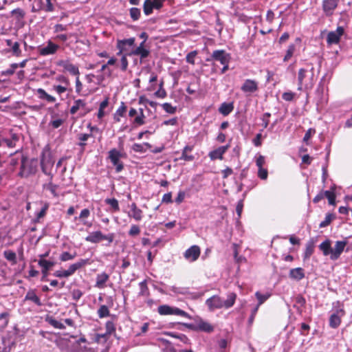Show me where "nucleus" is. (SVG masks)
Instances as JSON below:
<instances>
[{
    "label": "nucleus",
    "mask_w": 352,
    "mask_h": 352,
    "mask_svg": "<svg viewBox=\"0 0 352 352\" xmlns=\"http://www.w3.org/2000/svg\"><path fill=\"white\" fill-rule=\"evenodd\" d=\"M347 241H337L335 243L334 248L331 247V241L329 239L322 241L318 246L320 250L322 252L325 256H329L332 261L338 260L342 253L343 252L346 245H347Z\"/></svg>",
    "instance_id": "nucleus-1"
},
{
    "label": "nucleus",
    "mask_w": 352,
    "mask_h": 352,
    "mask_svg": "<svg viewBox=\"0 0 352 352\" xmlns=\"http://www.w3.org/2000/svg\"><path fill=\"white\" fill-rule=\"evenodd\" d=\"M230 59L231 57L230 54L227 53L225 50H217L213 51L211 56L206 58V61L212 63V71L214 73L217 72V65L216 63L219 62L221 65H223V67L221 69V74H223L228 70Z\"/></svg>",
    "instance_id": "nucleus-2"
},
{
    "label": "nucleus",
    "mask_w": 352,
    "mask_h": 352,
    "mask_svg": "<svg viewBox=\"0 0 352 352\" xmlns=\"http://www.w3.org/2000/svg\"><path fill=\"white\" fill-rule=\"evenodd\" d=\"M316 79L314 68L311 65L309 69L300 68L298 72V90H310L314 87Z\"/></svg>",
    "instance_id": "nucleus-3"
},
{
    "label": "nucleus",
    "mask_w": 352,
    "mask_h": 352,
    "mask_svg": "<svg viewBox=\"0 0 352 352\" xmlns=\"http://www.w3.org/2000/svg\"><path fill=\"white\" fill-rule=\"evenodd\" d=\"M38 162L36 159H30L25 155H21V166L17 176L21 178H28L34 175L37 172Z\"/></svg>",
    "instance_id": "nucleus-4"
},
{
    "label": "nucleus",
    "mask_w": 352,
    "mask_h": 352,
    "mask_svg": "<svg viewBox=\"0 0 352 352\" xmlns=\"http://www.w3.org/2000/svg\"><path fill=\"white\" fill-rule=\"evenodd\" d=\"M333 308L334 313L330 316L329 326L331 328L336 329L340 326L341 318L345 315V311L343 303L339 300L333 303Z\"/></svg>",
    "instance_id": "nucleus-5"
},
{
    "label": "nucleus",
    "mask_w": 352,
    "mask_h": 352,
    "mask_svg": "<svg viewBox=\"0 0 352 352\" xmlns=\"http://www.w3.org/2000/svg\"><path fill=\"white\" fill-rule=\"evenodd\" d=\"M55 160L50 151H44L41 157V166L43 173L50 177L52 179L53 174L52 170L53 168Z\"/></svg>",
    "instance_id": "nucleus-6"
},
{
    "label": "nucleus",
    "mask_w": 352,
    "mask_h": 352,
    "mask_svg": "<svg viewBox=\"0 0 352 352\" xmlns=\"http://www.w3.org/2000/svg\"><path fill=\"white\" fill-rule=\"evenodd\" d=\"M115 239V234L113 232L107 234H104L101 231L97 230L89 233L86 236L85 241L91 243H98L102 241H107V245H110L113 243Z\"/></svg>",
    "instance_id": "nucleus-7"
},
{
    "label": "nucleus",
    "mask_w": 352,
    "mask_h": 352,
    "mask_svg": "<svg viewBox=\"0 0 352 352\" xmlns=\"http://www.w3.org/2000/svg\"><path fill=\"white\" fill-rule=\"evenodd\" d=\"M124 157L125 154L116 148H112L108 152V159L115 166L116 173H120L124 169V164L120 159Z\"/></svg>",
    "instance_id": "nucleus-8"
},
{
    "label": "nucleus",
    "mask_w": 352,
    "mask_h": 352,
    "mask_svg": "<svg viewBox=\"0 0 352 352\" xmlns=\"http://www.w3.org/2000/svg\"><path fill=\"white\" fill-rule=\"evenodd\" d=\"M135 41V38L134 37L122 40H118L116 47L119 52L117 53V54L121 55L122 54H127V52H130L131 51L129 49L134 45Z\"/></svg>",
    "instance_id": "nucleus-9"
},
{
    "label": "nucleus",
    "mask_w": 352,
    "mask_h": 352,
    "mask_svg": "<svg viewBox=\"0 0 352 352\" xmlns=\"http://www.w3.org/2000/svg\"><path fill=\"white\" fill-rule=\"evenodd\" d=\"M344 30L342 26H338L335 31L329 32L327 36L328 45L338 44L341 36L344 34Z\"/></svg>",
    "instance_id": "nucleus-10"
},
{
    "label": "nucleus",
    "mask_w": 352,
    "mask_h": 352,
    "mask_svg": "<svg viewBox=\"0 0 352 352\" xmlns=\"http://www.w3.org/2000/svg\"><path fill=\"white\" fill-rule=\"evenodd\" d=\"M201 254L199 246L193 245L188 248L184 253V257L189 262L196 261Z\"/></svg>",
    "instance_id": "nucleus-11"
},
{
    "label": "nucleus",
    "mask_w": 352,
    "mask_h": 352,
    "mask_svg": "<svg viewBox=\"0 0 352 352\" xmlns=\"http://www.w3.org/2000/svg\"><path fill=\"white\" fill-rule=\"evenodd\" d=\"M340 0H322V8L327 16H331L338 6Z\"/></svg>",
    "instance_id": "nucleus-12"
},
{
    "label": "nucleus",
    "mask_w": 352,
    "mask_h": 352,
    "mask_svg": "<svg viewBox=\"0 0 352 352\" xmlns=\"http://www.w3.org/2000/svg\"><path fill=\"white\" fill-rule=\"evenodd\" d=\"M57 65L62 67L65 71L69 72L74 76H79V69L76 65H73L67 60H60L57 62Z\"/></svg>",
    "instance_id": "nucleus-13"
},
{
    "label": "nucleus",
    "mask_w": 352,
    "mask_h": 352,
    "mask_svg": "<svg viewBox=\"0 0 352 352\" xmlns=\"http://www.w3.org/2000/svg\"><path fill=\"white\" fill-rule=\"evenodd\" d=\"M241 89L245 94H253L258 89V82L252 79H246L242 85Z\"/></svg>",
    "instance_id": "nucleus-14"
},
{
    "label": "nucleus",
    "mask_w": 352,
    "mask_h": 352,
    "mask_svg": "<svg viewBox=\"0 0 352 352\" xmlns=\"http://www.w3.org/2000/svg\"><path fill=\"white\" fill-rule=\"evenodd\" d=\"M59 49V45L49 41L46 46L38 48V53L41 56L53 55Z\"/></svg>",
    "instance_id": "nucleus-15"
},
{
    "label": "nucleus",
    "mask_w": 352,
    "mask_h": 352,
    "mask_svg": "<svg viewBox=\"0 0 352 352\" xmlns=\"http://www.w3.org/2000/svg\"><path fill=\"white\" fill-rule=\"evenodd\" d=\"M229 148H230V144L219 146L217 148L210 151L208 154V156L210 157V160H215L217 159L223 160V154L228 151V149Z\"/></svg>",
    "instance_id": "nucleus-16"
},
{
    "label": "nucleus",
    "mask_w": 352,
    "mask_h": 352,
    "mask_svg": "<svg viewBox=\"0 0 352 352\" xmlns=\"http://www.w3.org/2000/svg\"><path fill=\"white\" fill-rule=\"evenodd\" d=\"M214 327L207 321L198 318L197 319V331L206 333H212L214 331Z\"/></svg>",
    "instance_id": "nucleus-17"
},
{
    "label": "nucleus",
    "mask_w": 352,
    "mask_h": 352,
    "mask_svg": "<svg viewBox=\"0 0 352 352\" xmlns=\"http://www.w3.org/2000/svg\"><path fill=\"white\" fill-rule=\"evenodd\" d=\"M90 263H91L89 258H81L79 259L77 262L70 265L69 268L67 269L70 276L73 275L78 270H80L82 267Z\"/></svg>",
    "instance_id": "nucleus-18"
},
{
    "label": "nucleus",
    "mask_w": 352,
    "mask_h": 352,
    "mask_svg": "<svg viewBox=\"0 0 352 352\" xmlns=\"http://www.w3.org/2000/svg\"><path fill=\"white\" fill-rule=\"evenodd\" d=\"M206 305L210 309H221L224 307L223 301L220 297L214 296L206 300Z\"/></svg>",
    "instance_id": "nucleus-19"
},
{
    "label": "nucleus",
    "mask_w": 352,
    "mask_h": 352,
    "mask_svg": "<svg viewBox=\"0 0 352 352\" xmlns=\"http://www.w3.org/2000/svg\"><path fill=\"white\" fill-rule=\"evenodd\" d=\"M130 208L131 211L129 213V217L133 218L137 221H141L143 217L142 210L138 208L135 203H132Z\"/></svg>",
    "instance_id": "nucleus-20"
},
{
    "label": "nucleus",
    "mask_w": 352,
    "mask_h": 352,
    "mask_svg": "<svg viewBox=\"0 0 352 352\" xmlns=\"http://www.w3.org/2000/svg\"><path fill=\"white\" fill-rule=\"evenodd\" d=\"M24 300L33 302L37 306H42V302L39 297L36 295V289H29L25 296Z\"/></svg>",
    "instance_id": "nucleus-21"
},
{
    "label": "nucleus",
    "mask_w": 352,
    "mask_h": 352,
    "mask_svg": "<svg viewBox=\"0 0 352 352\" xmlns=\"http://www.w3.org/2000/svg\"><path fill=\"white\" fill-rule=\"evenodd\" d=\"M305 271L302 267L290 270L289 276L291 279L299 281L305 278Z\"/></svg>",
    "instance_id": "nucleus-22"
},
{
    "label": "nucleus",
    "mask_w": 352,
    "mask_h": 352,
    "mask_svg": "<svg viewBox=\"0 0 352 352\" xmlns=\"http://www.w3.org/2000/svg\"><path fill=\"white\" fill-rule=\"evenodd\" d=\"M129 56H139L140 58L144 59L147 58L150 54L149 50L146 48H140V47H136L135 49L131 50L130 52H127Z\"/></svg>",
    "instance_id": "nucleus-23"
},
{
    "label": "nucleus",
    "mask_w": 352,
    "mask_h": 352,
    "mask_svg": "<svg viewBox=\"0 0 352 352\" xmlns=\"http://www.w3.org/2000/svg\"><path fill=\"white\" fill-rule=\"evenodd\" d=\"M109 278V275L106 272L97 274L95 287L99 289L104 288L105 287V283L107 282Z\"/></svg>",
    "instance_id": "nucleus-24"
},
{
    "label": "nucleus",
    "mask_w": 352,
    "mask_h": 352,
    "mask_svg": "<svg viewBox=\"0 0 352 352\" xmlns=\"http://www.w3.org/2000/svg\"><path fill=\"white\" fill-rule=\"evenodd\" d=\"M194 146L186 145L182 151V155L179 160H184L186 162H192L194 160L195 157L192 155H189L188 153L191 152L193 150Z\"/></svg>",
    "instance_id": "nucleus-25"
},
{
    "label": "nucleus",
    "mask_w": 352,
    "mask_h": 352,
    "mask_svg": "<svg viewBox=\"0 0 352 352\" xmlns=\"http://www.w3.org/2000/svg\"><path fill=\"white\" fill-rule=\"evenodd\" d=\"M6 44L10 47V52H12L14 56L19 57L21 55L20 44L18 42H13L10 39H7Z\"/></svg>",
    "instance_id": "nucleus-26"
},
{
    "label": "nucleus",
    "mask_w": 352,
    "mask_h": 352,
    "mask_svg": "<svg viewBox=\"0 0 352 352\" xmlns=\"http://www.w3.org/2000/svg\"><path fill=\"white\" fill-rule=\"evenodd\" d=\"M17 69V63H12L10 67L0 72V77L3 78L2 81H6V78L12 76Z\"/></svg>",
    "instance_id": "nucleus-27"
},
{
    "label": "nucleus",
    "mask_w": 352,
    "mask_h": 352,
    "mask_svg": "<svg viewBox=\"0 0 352 352\" xmlns=\"http://www.w3.org/2000/svg\"><path fill=\"white\" fill-rule=\"evenodd\" d=\"M314 243L315 241L314 239H311L307 243L305 247V250L303 254V259L307 260L310 258V256L313 254L314 252Z\"/></svg>",
    "instance_id": "nucleus-28"
},
{
    "label": "nucleus",
    "mask_w": 352,
    "mask_h": 352,
    "mask_svg": "<svg viewBox=\"0 0 352 352\" xmlns=\"http://www.w3.org/2000/svg\"><path fill=\"white\" fill-rule=\"evenodd\" d=\"M21 155L23 154H18L16 152V155L14 157H11L9 162V168L12 172H14L15 170L16 167L17 166H19V167L21 166Z\"/></svg>",
    "instance_id": "nucleus-29"
},
{
    "label": "nucleus",
    "mask_w": 352,
    "mask_h": 352,
    "mask_svg": "<svg viewBox=\"0 0 352 352\" xmlns=\"http://www.w3.org/2000/svg\"><path fill=\"white\" fill-rule=\"evenodd\" d=\"M38 98L41 100H45L48 102H54L56 101V98L48 94L43 89L39 88L36 90Z\"/></svg>",
    "instance_id": "nucleus-30"
},
{
    "label": "nucleus",
    "mask_w": 352,
    "mask_h": 352,
    "mask_svg": "<svg viewBox=\"0 0 352 352\" xmlns=\"http://www.w3.org/2000/svg\"><path fill=\"white\" fill-rule=\"evenodd\" d=\"M43 189H46V190H49L54 197H58L59 195L57 191L58 189V186L53 184L52 182L51 179H50V181L49 183L43 184Z\"/></svg>",
    "instance_id": "nucleus-31"
},
{
    "label": "nucleus",
    "mask_w": 352,
    "mask_h": 352,
    "mask_svg": "<svg viewBox=\"0 0 352 352\" xmlns=\"http://www.w3.org/2000/svg\"><path fill=\"white\" fill-rule=\"evenodd\" d=\"M29 1H32V6H31L32 12H38L41 10L45 11L43 0H29Z\"/></svg>",
    "instance_id": "nucleus-32"
},
{
    "label": "nucleus",
    "mask_w": 352,
    "mask_h": 352,
    "mask_svg": "<svg viewBox=\"0 0 352 352\" xmlns=\"http://www.w3.org/2000/svg\"><path fill=\"white\" fill-rule=\"evenodd\" d=\"M175 308L167 305H163L158 307L157 311L160 315H175Z\"/></svg>",
    "instance_id": "nucleus-33"
},
{
    "label": "nucleus",
    "mask_w": 352,
    "mask_h": 352,
    "mask_svg": "<svg viewBox=\"0 0 352 352\" xmlns=\"http://www.w3.org/2000/svg\"><path fill=\"white\" fill-rule=\"evenodd\" d=\"M86 107L85 100L82 99L76 100L74 102V105L70 109V113L75 114L80 109H84Z\"/></svg>",
    "instance_id": "nucleus-34"
},
{
    "label": "nucleus",
    "mask_w": 352,
    "mask_h": 352,
    "mask_svg": "<svg viewBox=\"0 0 352 352\" xmlns=\"http://www.w3.org/2000/svg\"><path fill=\"white\" fill-rule=\"evenodd\" d=\"M234 109L232 103L223 102L219 108V111L223 116L229 115Z\"/></svg>",
    "instance_id": "nucleus-35"
},
{
    "label": "nucleus",
    "mask_w": 352,
    "mask_h": 352,
    "mask_svg": "<svg viewBox=\"0 0 352 352\" xmlns=\"http://www.w3.org/2000/svg\"><path fill=\"white\" fill-rule=\"evenodd\" d=\"M45 321L56 329H64L65 328V325L62 322L58 321L52 316H47Z\"/></svg>",
    "instance_id": "nucleus-36"
},
{
    "label": "nucleus",
    "mask_w": 352,
    "mask_h": 352,
    "mask_svg": "<svg viewBox=\"0 0 352 352\" xmlns=\"http://www.w3.org/2000/svg\"><path fill=\"white\" fill-rule=\"evenodd\" d=\"M139 287H140V292H139L138 295L140 296L147 297L150 295V292H149V289L147 285L146 280H144L143 281L140 282L139 283Z\"/></svg>",
    "instance_id": "nucleus-37"
},
{
    "label": "nucleus",
    "mask_w": 352,
    "mask_h": 352,
    "mask_svg": "<svg viewBox=\"0 0 352 352\" xmlns=\"http://www.w3.org/2000/svg\"><path fill=\"white\" fill-rule=\"evenodd\" d=\"M89 215H90L89 210L87 208H85L81 210L78 217H75V219L76 220L77 219H79L82 220L83 225L88 226V227H91L92 225L91 223H89V222L84 220L85 219L89 217Z\"/></svg>",
    "instance_id": "nucleus-38"
},
{
    "label": "nucleus",
    "mask_w": 352,
    "mask_h": 352,
    "mask_svg": "<svg viewBox=\"0 0 352 352\" xmlns=\"http://www.w3.org/2000/svg\"><path fill=\"white\" fill-rule=\"evenodd\" d=\"M3 256L6 258V260L11 262L12 265H15L17 263L16 254L12 250H5L3 252Z\"/></svg>",
    "instance_id": "nucleus-39"
},
{
    "label": "nucleus",
    "mask_w": 352,
    "mask_h": 352,
    "mask_svg": "<svg viewBox=\"0 0 352 352\" xmlns=\"http://www.w3.org/2000/svg\"><path fill=\"white\" fill-rule=\"evenodd\" d=\"M236 298V294L234 292L229 293L228 294L227 299L223 301L224 307L228 309L232 307L235 302Z\"/></svg>",
    "instance_id": "nucleus-40"
},
{
    "label": "nucleus",
    "mask_w": 352,
    "mask_h": 352,
    "mask_svg": "<svg viewBox=\"0 0 352 352\" xmlns=\"http://www.w3.org/2000/svg\"><path fill=\"white\" fill-rule=\"evenodd\" d=\"M155 6L151 0H145L143 4V11L145 15L148 16L153 13Z\"/></svg>",
    "instance_id": "nucleus-41"
},
{
    "label": "nucleus",
    "mask_w": 352,
    "mask_h": 352,
    "mask_svg": "<svg viewBox=\"0 0 352 352\" xmlns=\"http://www.w3.org/2000/svg\"><path fill=\"white\" fill-rule=\"evenodd\" d=\"M324 197L327 198L329 204L332 206L336 205V194L334 192V188H332L331 190H325L323 191Z\"/></svg>",
    "instance_id": "nucleus-42"
},
{
    "label": "nucleus",
    "mask_w": 352,
    "mask_h": 352,
    "mask_svg": "<svg viewBox=\"0 0 352 352\" xmlns=\"http://www.w3.org/2000/svg\"><path fill=\"white\" fill-rule=\"evenodd\" d=\"M38 264L41 269L49 271L55 265V263L54 261L45 260V258H40L38 261Z\"/></svg>",
    "instance_id": "nucleus-43"
},
{
    "label": "nucleus",
    "mask_w": 352,
    "mask_h": 352,
    "mask_svg": "<svg viewBox=\"0 0 352 352\" xmlns=\"http://www.w3.org/2000/svg\"><path fill=\"white\" fill-rule=\"evenodd\" d=\"M126 110V107L125 106L124 102H122L120 107L116 110L113 118L116 122H120V117H122L124 113H125Z\"/></svg>",
    "instance_id": "nucleus-44"
},
{
    "label": "nucleus",
    "mask_w": 352,
    "mask_h": 352,
    "mask_svg": "<svg viewBox=\"0 0 352 352\" xmlns=\"http://www.w3.org/2000/svg\"><path fill=\"white\" fill-rule=\"evenodd\" d=\"M11 14L14 16L17 21H21L24 19L25 12L22 8H17L11 11Z\"/></svg>",
    "instance_id": "nucleus-45"
},
{
    "label": "nucleus",
    "mask_w": 352,
    "mask_h": 352,
    "mask_svg": "<svg viewBox=\"0 0 352 352\" xmlns=\"http://www.w3.org/2000/svg\"><path fill=\"white\" fill-rule=\"evenodd\" d=\"M97 314L100 318H103L109 316L110 315V311L107 306L102 305L98 309Z\"/></svg>",
    "instance_id": "nucleus-46"
},
{
    "label": "nucleus",
    "mask_w": 352,
    "mask_h": 352,
    "mask_svg": "<svg viewBox=\"0 0 352 352\" xmlns=\"http://www.w3.org/2000/svg\"><path fill=\"white\" fill-rule=\"evenodd\" d=\"M334 219H336L335 214L332 213H327L325 216L324 220L320 222L319 227L322 228L328 226Z\"/></svg>",
    "instance_id": "nucleus-47"
},
{
    "label": "nucleus",
    "mask_w": 352,
    "mask_h": 352,
    "mask_svg": "<svg viewBox=\"0 0 352 352\" xmlns=\"http://www.w3.org/2000/svg\"><path fill=\"white\" fill-rule=\"evenodd\" d=\"M105 203L109 205L114 211H119L120 207L118 201L115 198H108L104 200Z\"/></svg>",
    "instance_id": "nucleus-48"
},
{
    "label": "nucleus",
    "mask_w": 352,
    "mask_h": 352,
    "mask_svg": "<svg viewBox=\"0 0 352 352\" xmlns=\"http://www.w3.org/2000/svg\"><path fill=\"white\" fill-rule=\"evenodd\" d=\"M255 296L258 301V305L256 306L259 307L265 300H267L270 298V294H262L259 292H256Z\"/></svg>",
    "instance_id": "nucleus-49"
},
{
    "label": "nucleus",
    "mask_w": 352,
    "mask_h": 352,
    "mask_svg": "<svg viewBox=\"0 0 352 352\" xmlns=\"http://www.w3.org/2000/svg\"><path fill=\"white\" fill-rule=\"evenodd\" d=\"M129 14H130V16L133 19V21H137L140 19V15H141L140 9H139L138 8H135V7L131 8L129 10Z\"/></svg>",
    "instance_id": "nucleus-50"
},
{
    "label": "nucleus",
    "mask_w": 352,
    "mask_h": 352,
    "mask_svg": "<svg viewBox=\"0 0 352 352\" xmlns=\"http://www.w3.org/2000/svg\"><path fill=\"white\" fill-rule=\"evenodd\" d=\"M294 51H295V45L294 44H291L288 47V48L286 51V54L285 55V56L283 58V61L284 62L288 61L292 57Z\"/></svg>",
    "instance_id": "nucleus-51"
},
{
    "label": "nucleus",
    "mask_w": 352,
    "mask_h": 352,
    "mask_svg": "<svg viewBox=\"0 0 352 352\" xmlns=\"http://www.w3.org/2000/svg\"><path fill=\"white\" fill-rule=\"evenodd\" d=\"M76 256V253L72 254L68 252H63L60 256V260L63 262L70 261L74 259Z\"/></svg>",
    "instance_id": "nucleus-52"
},
{
    "label": "nucleus",
    "mask_w": 352,
    "mask_h": 352,
    "mask_svg": "<svg viewBox=\"0 0 352 352\" xmlns=\"http://www.w3.org/2000/svg\"><path fill=\"white\" fill-rule=\"evenodd\" d=\"M162 108L166 112L170 114L175 113L177 109L176 107H173L170 103L168 102L164 103L162 104Z\"/></svg>",
    "instance_id": "nucleus-53"
},
{
    "label": "nucleus",
    "mask_w": 352,
    "mask_h": 352,
    "mask_svg": "<svg viewBox=\"0 0 352 352\" xmlns=\"http://www.w3.org/2000/svg\"><path fill=\"white\" fill-rule=\"evenodd\" d=\"M105 328H106V334H111L112 333L115 332L116 327L113 322L112 321H107L105 324Z\"/></svg>",
    "instance_id": "nucleus-54"
},
{
    "label": "nucleus",
    "mask_w": 352,
    "mask_h": 352,
    "mask_svg": "<svg viewBox=\"0 0 352 352\" xmlns=\"http://www.w3.org/2000/svg\"><path fill=\"white\" fill-rule=\"evenodd\" d=\"M55 1L56 0H45V3H44L45 12H52L54 10V6L53 4V1Z\"/></svg>",
    "instance_id": "nucleus-55"
},
{
    "label": "nucleus",
    "mask_w": 352,
    "mask_h": 352,
    "mask_svg": "<svg viewBox=\"0 0 352 352\" xmlns=\"http://www.w3.org/2000/svg\"><path fill=\"white\" fill-rule=\"evenodd\" d=\"M157 80V76L154 72H152L151 74V77L149 78V82L151 85L148 87V91H153L155 89V85L153 84L154 82H156Z\"/></svg>",
    "instance_id": "nucleus-56"
},
{
    "label": "nucleus",
    "mask_w": 352,
    "mask_h": 352,
    "mask_svg": "<svg viewBox=\"0 0 352 352\" xmlns=\"http://www.w3.org/2000/svg\"><path fill=\"white\" fill-rule=\"evenodd\" d=\"M197 52L195 50L188 53L186 57V62L190 64L195 65V58L197 56Z\"/></svg>",
    "instance_id": "nucleus-57"
},
{
    "label": "nucleus",
    "mask_w": 352,
    "mask_h": 352,
    "mask_svg": "<svg viewBox=\"0 0 352 352\" xmlns=\"http://www.w3.org/2000/svg\"><path fill=\"white\" fill-rule=\"evenodd\" d=\"M270 116H271V113H268V112H266L263 115V116L261 118V120H262V126L264 129L267 127L269 122H270Z\"/></svg>",
    "instance_id": "nucleus-58"
},
{
    "label": "nucleus",
    "mask_w": 352,
    "mask_h": 352,
    "mask_svg": "<svg viewBox=\"0 0 352 352\" xmlns=\"http://www.w3.org/2000/svg\"><path fill=\"white\" fill-rule=\"evenodd\" d=\"M140 233V229L137 225H132L129 231V234L131 236H135Z\"/></svg>",
    "instance_id": "nucleus-59"
},
{
    "label": "nucleus",
    "mask_w": 352,
    "mask_h": 352,
    "mask_svg": "<svg viewBox=\"0 0 352 352\" xmlns=\"http://www.w3.org/2000/svg\"><path fill=\"white\" fill-rule=\"evenodd\" d=\"M54 276L58 278H67L70 276L68 270H57L54 273Z\"/></svg>",
    "instance_id": "nucleus-60"
},
{
    "label": "nucleus",
    "mask_w": 352,
    "mask_h": 352,
    "mask_svg": "<svg viewBox=\"0 0 352 352\" xmlns=\"http://www.w3.org/2000/svg\"><path fill=\"white\" fill-rule=\"evenodd\" d=\"M168 335L173 338L179 339L184 343H186V344L189 343V339L188 338V337L186 336H185L184 334L177 335L173 333H168Z\"/></svg>",
    "instance_id": "nucleus-61"
},
{
    "label": "nucleus",
    "mask_w": 352,
    "mask_h": 352,
    "mask_svg": "<svg viewBox=\"0 0 352 352\" xmlns=\"http://www.w3.org/2000/svg\"><path fill=\"white\" fill-rule=\"evenodd\" d=\"M129 56L126 54H124L121 58L120 62H121V69L122 71H126L128 67V60L126 58V56Z\"/></svg>",
    "instance_id": "nucleus-62"
},
{
    "label": "nucleus",
    "mask_w": 352,
    "mask_h": 352,
    "mask_svg": "<svg viewBox=\"0 0 352 352\" xmlns=\"http://www.w3.org/2000/svg\"><path fill=\"white\" fill-rule=\"evenodd\" d=\"M63 122L64 120L63 119L58 118L51 120L50 122V125H51L54 129H58L63 124Z\"/></svg>",
    "instance_id": "nucleus-63"
},
{
    "label": "nucleus",
    "mask_w": 352,
    "mask_h": 352,
    "mask_svg": "<svg viewBox=\"0 0 352 352\" xmlns=\"http://www.w3.org/2000/svg\"><path fill=\"white\" fill-rule=\"evenodd\" d=\"M258 176L261 179H266L268 176V172L266 168H260L258 170Z\"/></svg>",
    "instance_id": "nucleus-64"
}]
</instances>
